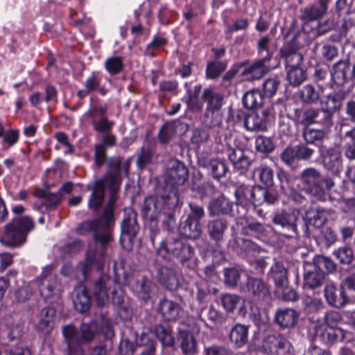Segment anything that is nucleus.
I'll return each instance as SVG.
<instances>
[{"mask_svg":"<svg viewBox=\"0 0 355 355\" xmlns=\"http://www.w3.org/2000/svg\"><path fill=\"white\" fill-rule=\"evenodd\" d=\"M224 275L225 284L230 287H234L240 279L241 272L236 268H226L224 270Z\"/></svg>","mask_w":355,"mask_h":355,"instance_id":"60","label":"nucleus"},{"mask_svg":"<svg viewBox=\"0 0 355 355\" xmlns=\"http://www.w3.org/2000/svg\"><path fill=\"white\" fill-rule=\"evenodd\" d=\"M210 138L209 132L202 128H197L193 130L191 137V142L193 144L198 146L205 144Z\"/></svg>","mask_w":355,"mask_h":355,"instance_id":"61","label":"nucleus"},{"mask_svg":"<svg viewBox=\"0 0 355 355\" xmlns=\"http://www.w3.org/2000/svg\"><path fill=\"white\" fill-rule=\"evenodd\" d=\"M280 53L285 60L286 69L298 67L302 62L303 57L297 52L293 42L285 44L280 49Z\"/></svg>","mask_w":355,"mask_h":355,"instance_id":"17","label":"nucleus"},{"mask_svg":"<svg viewBox=\"0 0 355 355\" xmlns=\"http://www.w3.org/2000/svg\"><path fill=\"white\" fill-rule=\"evenodd\" d=\"M208 168L211 171L212 177L216 179L224 177L228 170L226 164L218 159H211L209 162Z\"/></svg>","mask_w":355,"mask_h":355,"instance_id":"47","label":"nucleus"},{"mask_svg":"<svg viewBox=\"0 0 355 355\" xmlns=\"http://www.w3.org/2000/svg\"><path fill=\"white\" fill-rule=\"evenodd\" d=\"M73 304L76 309L80 312L87 311L90 307L91 302L87 289L83 286H78L74 289Z\"/></svg>","mask_w":355,"mask_h":355,"instance_id":"32","label":"nucleus"},{"mask_svg":"<svg viewBox=\"0 0 355 355\" xmlns=\"http://www.w3.org/2000/svg\"><path fill=\"white\" fill-rule=\"evenodd\" d=\"M270 62V55L260 58L245 68L242 71L241 76L245 77L248 80H259L272 69Z\"/></svg>","mask_w":355,"mask_h":355,"instance_id":"12","label":"nucleus"},{"mask_svg":"<svg viewBox=\"0 0 355 355\" xmlns=\"http://www.w3.org/2000/svg\"><path fill=\"white\" fill-rule=\"evenodd\" d=\"M288 270L285 263L282 261H275L268 272V279L273 281L278 291L282 292L284 297L287 300H297L296 293L288 288Z\"/></svg>","mask_w":355,"mask_h":355,"instance_id":"7","label":"nucleus"},{"mask_svg":"<svg viewBox=\"0 0 355 355\" xmlns=\"http://www.w3.org/2000/svg\"><path fill=\"white\" fill-rule=\"evenodd\" d=\"M181 348L185 355L196 354V342L192 335L184 334L182 336Z\"/></svg>","mask_w":355,"mask_h":355,"instance_id":"50","label":"nucleus"},{"mask_svg":"<svg viewBox=\"0 0 355 355\" xmlns=\"http://www.w3.org/2000/svg\"><path fill=\"white\" fill-rule=\"evenodd\" d=\"M298 314L292 309H279L276 312L275 320L283 327H292L297 320Z\"/></svg>","mask_w":355,"mask_h":355,"instance_id":"34","label":"nucleus"},{"mask_svg":"<svg viewBox=\"0 0 355 355\" xmlns=\"http://www.w3.org/2000/svg\"><path fill=\"white\" fill-rule=\"evenodd\" d=\"M240 297L234 294H224L221 297V303L223 308L228 312L234 311L240 301Z\"/></svg>","mask_w":355,"mask_h":355,"instance_id":"62","label":"nucleus"},{"mask_svg":"<svg viewBox=\"0 0 355 355\" xmlns=\"http://www.w3.org/2000/svg\"><path fill=\"white\" fill-rule=\"evenodd\" d=\"M252 186L242 185L236 189L235 196L240 203L250 202L252 200Z\"/></svg>","mask_w":355,"mask_h":355,"instance_id":"63","label":"nucleus"},{"mask_svg":"<svg viewBox=\"0 0 355 355\" xmlns=\"http://www.w3.org/2000/svg\"><path fill=\"white\" fill-rule=\"evenodd\" d=\"M313 264L318 268L323 274L326 272H332L336 270V264L328 257L324 256L316 257Z\"/></svg>","mask_w":355,"mask_h":355,"instance_id":"49","label":"nucleus"},{"mask_svg":"<svg viewBox=\"0 0 355 355\" xmlns=\"http://www.w3.org/2000/svg\"><path fill=\"white\" fill-rule=\"evenodd\" d=\"M180 232L186 237L197 239L202 233L200 222L187 218L181 225Z\"/></svg>","mask_w":355,"mask_h":355,"instance_id":"39","label":"nucleus"},{"mask_svg":"<svg viewBox=\"0 0 355 355\" xmlns=\"http://www.w3.org/2000/svg\"><path fill=\"white\" fill-rule=\"evenodd\" d=\"M227 155L234 168L237 170L244 171L251 164L250 159L241 148H229L227 150Z\"/></svg>","mask_w":355,"mask_h":355,"instance_id":"24","label":"nucleus"},{"mask_svg":"<svg viewBox=\"0 0 355 355\" xmlns=\"http://www.w3.org/2000/svg\"><path fill=\"white\" fill-rule=\"evenodd\" d=\"M185 241L183 239H173L168 243L162 241L159 248L157 249V254L159 256L166 257L168 254H171L178 259L180 252L183 248V245Z\"/></svg>","mask_w":355,"mask_h":355,"instance_id":"31","label":"nucleus"},{"mask_svg":"<svg viewBox=\"0 0 355 355\" xmlns=\"http://www.w3.org/2000/svg\"><path fill=\"white\" fill-rule=\"evenodd\" d=\"M327 10L320 5V6H312L306 7L303 10L302 19L306 21H313L321 17Z\"/></svg>","mask_w":355,"mask_h":355,"instance_id":"51","label":"nucleus"},{"mask_svg":"<svg viewBox=\"0 0 355 355\" xmlns=\"http://www.w3.org/2000/svg\"><path fill=\"white\" fill-rule=\"evenodd\" d=\"M102 76L100 72H92L86 79L84 85L90 92L98 91L100 94L104 95L106 89L101 86Z\"/></svg>","mask_w":355,"mask_h":355,"instance_id":"43","label":"nucleus"},{"mask_svg":"<svg viewBox=\"0 0 355 355\" xmlns=\"http://www.w3.org/2000/svg\"><path fill=\"white\" fill-rule=\"evenodd\" d=\"M335 257L343 264H349L354 259V253L349 247L340 248L334 252Z\"/></svg>","mask_w":355,"mask_h":355,"instance_id":"59","label":"nucleus"},{"mask_svg":"<svg viewBox=\"0 0 355 355\" xmlns=\"http://www.w3.org/2000/svg\"><path fill=\"white\" fill-rule=\"evenodd\" d=\"M282 160L288 166H294L299 160L296 146L286 148L281 154Z\"/></svg>","mask_w":355,"mask_h":355,"instance_id":"56","label":"nucleus"},{"mask_svg":"<svg viewBox=\"0 0 355 355\" xmlns=\"http://www.w3.org/2000/svg\"><path fill=\"white\" fill-rule=\"evenodd\" d=\"M62 332L67 340L69 349L73 350L76 346L92 340L99 332V326L98 322L92 321L89 323H83L80 327V332H78L73 326L64 327Z\"/></svg>","mask_w":355,"mask_h":355,"instance_id":"5","label":"nucleus"},{"mask_svg":"<svg viewBox=\"0 0 355 355\" xmlns=\"http://www.w3.org/2000/svg\"><path fill=\"white\" fill-rule=\"evenodd\" d=\"M159 311L165 320L175 321L179 318L180 306L176 302L164 299L159 302Z\"/></svg>","mask_w":355,"mask_h":355,"instance_id":"30","label":"nucleus"},{"mask_svg":"<svg viewBox=\"0 0 355 355\" xmlns=\"http://www.w3.org/2000/svg\"><path fill=\"white\" fill-rule=\"evenodd\" d=\"M321 337L327 343L341 341L345 338V332L338 327L325 326L321 333Z\"/></svg>","mask_w":355,"mask_h":355,"instance_id":"41","label":"nucleus"},{"mask_svg":"<svg viewBox=\"0 0 355 355\" xmlns=\"http://www.w3.org/2000/svg\"><path fill=\"white\" fill-rule=\"evenodd\" d=\"M104 196L105 191L101 189V186L97 187L95 184L89 200V207L94 210H97L103 203Z\"/></svg>","mask_w":355,"mask_h":355,"instance_id":"48","label":"nucleus"},{"mask_svg":"<svg viewBox=\"0 0 355 355\" xmlns=\"http://www.w3.org/2000/svg\"><path fill=\"white\" fill-rule=\"evenodd\" d=\"M179 203V196L176 191L171 192L167 196H162L155 198H146L142 207V214L149 220H155L158 218H168L173 220L171 210L175 208Z\"/></svg>","mask_w":355,"mask_h":355,"instance_id":"1","label":"nucleus"},{"mask_svg":"<svg viewBox=\"0 0 355 355\" xmlns=\"http://www.w3.org/2000/svg\"><path fill=\"white\" fill-rule=\"evenodd\" d=\"M300 97L304 104H315L320 100V91L313 85L307 84L300 89Z\"/></svg>","mask_w":355,"mask_h":355,"instance_id":"40","label":"nucleus"},{"mask_svg":"<svg viewBox=\"0 0 355 355\" xmlns=\"http://www.w3.org/2000/svg\"><path fill=\"white\" fill-rule=\"evenodd\" d=\"M113 225L112 213L107 208L98 220L83 223L78 228V232L80 234H85L94 230L95 241L105 246L112 240V229Z\"/></svg>","mask_w":355,"mask_h":355,"instance_id":"3","label":"nucleus"},{"mask_svg":"<svg viewBox=\"0 0 355 355\" xmlns=\"http://www.w3.org/2000/svg\"><path fill=\"white\" fill-rule=\"evenodd\" d=\"M256 149L261 153H270L274 150L275 146L270 138L259 136L256 139Z\"/></svg>","mask_w":355,"mask_h":355,"instance_id":"64","label":"nucleus"},{"mask_svg":"<svg viewBox=\"0 0 355 355\" xmlns=\"http://www.w3.org/2000/svg\"><path fill=\"white\" fill-rule=\"evenodd\" d=\"M230 338L236 347H242L248 340V327L244 324H236L231 329Z\"/></svg>","mask_w":355,"mask_h":355,"instance_id":"35","label":"nucleus"},{"mask_svg":"<svg viewBox=\"0 0 355 355\" xmlns=\"http://www.w3.org/2000/svg\"><path fill=\"white\" fill-rule=\"evenodd\" d=\"M350 69V65L347 62L340 61L336 63L331 72L334 82L338 85H343L349 77Z\"/></svg>","mask_w":355,"mask_h":355,"instance_id":"36","label":"nucleus"},{"mask_svg":"<svg viewBox=\"0 0 355 355\" xmlns=\"http://www.w3.org/2000/svg\"><path fill=\"white\" fill-rule=\"evenodd\" d=\"M286 69L287 80L291 85L298 86L305 80L306 73L300 67Z\"/></svg>","mask_w":355,"mask_h":355,"instance_id":"45","label":"nucleus"},{"mask_svg":"<svg viewBox=\"0 0 355 355\" xmlns=\"http://www.w3.org/2000/svg\"><path fill=\"white\" fill-rule=\"evenodd\" d=\"M263 347L270 355H291L292 352L291 343L279 334L268 336L263 341Z\"/></svg>","mask_w":355,"mask_h":355,"instance_id":"10","label":"nucleus"},{"mask_svg":"<svg viewBox=\"0 0 355 355\" xmlns=\"http://www.w3.org/2000/svg\"><path fill=\"white\" fill-rule=\"evenodd\" d=\"M324 279V274L313 263L305 265L304 274V286L309 288H315L322 285Z\"/></svg>","mask_w":355,"mask_h":355,"instance_id":"21","label":"nucleus"},{"mask_svg":"<svg viewBox=\"0 0 355 355\" xmlns=\"http://www.w3.org/2000/svg\"><path fill=\"white\" fill-rule=\"evenodd\" d=\"M227 155L234 168L237 170L244 171L251 164L250 159L241 148H229L227 150Z\"/></svg>","mask_w":355,"mask_h":355,"instance_id":"25","label":"nucleus"},{"mask_svg":"<svg viewBox=\"0 0 355 355\" xmlns=\"http://www.w3.org/2000/svg\"><path fill=\"white\" fill-rule=\"evenodd\" d=\"M202 99L207 103L205 110L208 112L220 111L224 103L223 95L211 88H205L203 90Z\"/></svg>","mask_w":355,"mask_h":355,"instance_id":"26","label":"nucleus"},{"mask_svg":"<svg viewBox=\"0 0 355 355\" xmlns=\"http://www.w3.org/2000/svg\"><path fill=\"white\" fill-rule=\"evenodd\" d=\"M202 87L200 85H196L193 91L188 92L189 96L187 100L188 109L193 112H198L202 110V104L198 99L199 94Z\"/></svg>","mask_w":355,"mask_h":355,"instance_id":"44","label":"nucleus"},{"mask_svg":"<svg viewBox=\"0 0 355 355\" xmlns=\"http://www.w3.org/2000/svg\"><path fill=\"white\" fill-rule=\"evenodd\" d=\"M36 196L43 199L42 204L49 209H55L62 200V196L60 193H49L45 191H38Z\"/></svg>","mask_w":355,"mask_h":355,"instance_id":"42","label":"nucleus"},{"mask_svg":"<svg viewBox=\"0 0 355 355\" xmlns=\"http://www.w3.org/2000/svg\"><path fill=\"white\" fill-rule=\"evenodd\" d=\"M121 227L122 234L121 241L122 242L123 239H125V237L129 241H131L139 230L135 212L130 211L125 215Z\"/></svg>","mask_w":355,"mask_h":355,"instance_id":"22","label":"nucleus"},{"mask_svg":"<svg viewBox=\"0 0 355 355\" xmlns=\"http://www.w3.org/2000/svg\"><path fill=\"white\" fill-rule=\"evenodd\" d=\"M175 128L173 123H166L160 128L159 139L161 143L167 144L175 135Z\"/></svg>","mask_w":355,"mask_h":355,"instance_id":"57","label":"nucleus"},{"mask_svg":"<svg viewBox=\"0 0 355 355\" xmlns=\"http://www.w3.org/2000/svg\"><path fill=\"white\" fill-rule=\"evenodd\" d=\"M107 164L110 170L101 179L97 180L95 184L105 191L107 187L110 191V201L116 200V194L121 185V159L120 158H110L107 160Z\"/></svg>","mask_w":355,"mask_h":355,"instance_id":"6","label":"nucleus"},{"mask_svg":"<svg viewBox=\"0 0 355 355\" xmlns=\"http://www.w3.org/2000/svg\"><path fill=\"white\" fill-rule=\"evenodd\" d=\"M159 283L169 290H175L179 286L178 272L175 268L162 266L157 270Z\"/></svg>","mask_w":355,"mask_h":355,"instance_id":"16","label":"nucleus"},{"mask_svg":"<svg viewBox=\"0 0 355 355\" xmlns=\"http://www.w3.org/2000/svg\"><path fill=\"white\" fill-rule=\"evenodd\" d=\"M92 124L94 130L101 135L112 131L114 122L110 121L107 117H103L100 119H93Z\"/></svg>","mask_w":355,"mask_h":355,"instance_id":"52","label":"nucleus"},{"mask_svg":"<svg viewBox=\"0 0 355 355\" xmlns=\"http://www.w3.org/2000/svg\"><path fill=\"white\" fill-rule=\"evenodd\" d=\"M227 228V221L225 218H216L209 220L207 223V232L210 238L216 242L223 239L225 232Z\"/></svg>","mask_w":355,"mask_h":355,"instance_id":"29","label":"nucleus"},{"mask_svg":"<svg viewBox=\"0 0 355 355\" xmlns=\"http://www.w3.org/2000/svg\"><path fill=\"white\" fill-rule=\"evenodd\" d=\"M105 68L112 74H117L123 69V59L121 56H112L108 58L105 62Z\"/></svg>","mask_w":355,"mask_h":355,"instance_id":"46","label":"nucleus"},{"mask_svg":"<svg viewBox=\"0 0 355 355\" xmlns=\"http://www.w3.org/2000/svg\"><path fill=\"white\" fill-rule=\"evenodd\" d=\"M263 96L259 90L252 89L243 95V104L247 109H257L263 105Z\"/></svg>","mask_w":355,"mask_h":355,"instance_id":"37","label":"nucleus"},{"mask_svg":"<svg viewBox=\"0 0 355 355\" xmlns=\"http://www.w3.org/2000/svg\"><path fill=\"white\" fill-rule=\"evenodd\" d=\"M320 110L309 108L296 113L295 121L297 123L304 125H308L312 123H320L326 127H329V124L325 121L324 117L322 116Z\"/></svg>","mask_w":355,"mask_h":355,"instance_id":"15","label":"nucleus"},{"mask_svg":"<svg viewBox=\"0 0 355 355\" xmlns=\"http://www.w3.org/2000/svg\"><path fill=\"white\" fill-rule=\"evenodd\" d=\"M132 292L144 300L150 298L152 282L145 276H138L130 284Z\"/></svg>","mask_w":355,"mask_h":355,"instance_id":"20","label":"nucleus"},{"mask_svg":"<svg viewBox=\"0 0 355 355\" xmlns=\"http://www.w3.org/2000/svg\"><path fill=\"white\" fill-rule=\"evenodd\" d=\"M227 67L225 62H209L206 68V75L208 78L215 79L218 78Z\"/></svg>","mask_w":355,"mask_h":355,"instance_id":"53","label":"nucleus"},{"mask_svg":"<svg viewBox=\"0 0 355 355\" xmlns=\"http://www.w3.org/2000/svg\"><path fill=\"white\" fill-rule=\"evenodd\" d=\"M324 167L332 174L339 175L343 171V159L339 147L327 149L323 154Z\"/></svg>","mask_w":355,"mask_h":355,"instance_id":"14","label":"nucleus"},{"mask_svg":"<svg viewBox=\"0 0 355 355\" xmlns=\"http://www.w3.org/2000/svg\"><path fill=\"white\" fill-rule=\"evenodd\" d=\"M257 173L260 180L267 187L273 185V171L272 168L266 166L261 165L255 171Z\"/></svg>","mask_w":355,"mask_h":355,"instance_id":"54","label":"nucleus"},{"mask_svg":"<svg viewBox=\"0 0 355 355\" xmlns=\"http://www.w3.org/2000/svg\"><path fill=\"white\" fill-rule=\"evenodd\" d=\"M155 334L157 338L166 346L173 345L174 340L171 335L170 329L164 327L163 325H157L155 329Z\"/></svg>","mask_w":355,"mask_h":355,"instance_id":"55","label":"nucleus"},{"mask_svg":"<svg viewBox=\"0 0 355 355\" xmlns=\"http://www.w3.org/2000/svg\"><path fill=\"white\" fill-rule=\"evenodd\" d=\"M304 189L315 200L325 201L329 197V190L334 187L330 178L320 179V173L313 167L304 169L300 175Z\"/></svg>","mask_w":355,"mask_h":355,"instance_id":"2","label":"nucleus"},{"mask_svg":"<svg viewBox=\"0 0 355 355\" xmlns=\"http://www.w3.org/2000/svg\"><path fill=\"white\" fill-rule=\"evenodd\" d=\"M299 211L295 209L282 210L275 214L272 222L275 225L291 230L295 235L300 234L298 225H300L304 234L308 236V225L304 221H299Z\"/></svg>","mask_w":355,"mask_h":355,"instance_id":"8","label":"nucleus"},{"mask_svg":"<svg viewBox=\"0 0 355 355\" xmlns=\"http://www.w3.org/2000/svg\"><path fill=\"white\" fill-rule=\"evenodd\" d=\"M227 155L234 168L237 170L244 171L251 164L250 159L241 148H229L227 150Z\"/></svg>","mask_w":355,"mask_h":355,"instance_id":"23","label":"nucleus"},{"mask_svg":"<svg viewBox=\"0 0 355 355\" xmlns=\"http://www.w3.org/2000/svg\"><path fill=\"white\" fill-rule=\"evenodd\" d=\"M268 111L263 110L261 115L257 113H251L248 115L244 121L245 127L250 131L264 130L267 128L266 116Z\"/></svg>","mask_w":355,"mask_h":355,"instance_id":"27","label":"nucleus"},{"mask_svg":"<svg viewBox=\"0 0 355 355\" xmlns=\"http://www.w3.org/2000/svg\"><path fill=\"white\" fill-rule=\"evenodd\" d=\"M112 283L111 279L103 275L94 286L93 297L98 306H104L108 301L107 286Z\"/></svg>","mask_w":355,"mask_h":355,"instance_id":"19","label":"nucleus"},{"mask_svg":"<svg viewBox=\"0 0 355 355\" xmlns=\"http://www.w3.org/2000/svg\"><path fill=\"white\" fill-rule=\"evenodd\" d=\"M324 295L328 303L334 306H341L344 303V291L343 288H337L336 286L329 283L326 285Z\"/></svg>","mask_w":355,"mask_h":355,"instance_id":"33","label":"nucleus"},{"mask_svg":"<svg viewBox=\"0 0 355 355\" xmlns=\"http://www.w3.org/2000/svg\"><path fill=\"white\" fill-rule=\"evenodd\" d=\"M232 209V202L223 196L211 200L208 206L211 216L227 214L231 212Z\"/></svg>","mask_w":355,"mask_h":355,"instance_id":"28","label":"nucleus"},{"mask_svg":"<svg viewBox=\"0 0 355 355\" xmlns=\"http://www.w3.org/2000/svg\"><path fill=\"white\" fill-rule=\"evenodd\" d=\"M34 227L33 220L31 217L17 216L6 226L4 240L9 245H21L26 242L27 235Z\"/></svg>","mask_w":355,"mask_h":355,"instance_id":"4","label":"nucleus"},{"mask_svg":"<svg viewBox=\"0 0 355 355\" xmlns=\"http://www.w3.org/2000/svg\"><path fill=\"white\" fill-rule=\"evenodd\" d=\"M247 290L252 294L255 300L268 301L270 298L268 287L260 279L248 278Z\"/></svg>","mask_w":355,"mask_h":355,"instance_id":"18","label":"nucleus"},{"mask_svg":"<svg viewBox=\"0 0 355 355\" xmlns=\"http://www.w3.org/2000/svg\"><path fill=\"white\" fill-rule=\"evenodd\" d=\"M222 122V114L220 111L205 110L204 116V123L209 128H214L220 125Z\"/></svg>","mask_w":355,"mask_h":355,"instance_id":"58","label":"nucleus"},{"mask_svg":"<svg viewBox=\"0 0 355 355\" xmlns=\"http://www.w3.org/2000/svg\"><path fill=\"white\" fill-rule=\"evenodd\" d=\"M51 268H45L42 273V279L39 284L41 295L48 300L51 297L58 298L62 291V286L57 277L51 275Z\"/></svg>","mask_w":355,"mask_h":355,"instance_id":"9","label":"nucleus"},{"mask_svg":"<svg viewBox=\"0 0 355 355\" xmlns=\"http://www.w3.org/2000/svg\"><path fill=\"white\" fill-rule=\"evenodd\" d=\"M189 171L185 164L178 159H171L168 163L166 178L172 186L182 185L188 179Z\"/></svg>","mask_w":355,"mask_h":355,"instance_id":"11","label":"nucleus"},{"mask_svg":"<svg viewBox=\"0 0 355 355\" xmlns=\"http://www.w3.org/2000/svg\"><path fill=\"white\" fill-rule=\"evenodd\" d=\"M55 310L53 307H46L42 309L40 315L38 328L40 330L49 333L53 328V319Z\"/></svg>","mask_w":355,"mask_h":355,"instance_id":"38","label":"nucleus"},{"mask_svg":"<svg viewBox=\"0 0 355 355\" xmlns=\"http://www.w3.org/2000/svg\"><path fill=\"white\" fill-rule=\"evenodd\" d=\"M343 100V94L338 92H334L322 98L320 111L329 125L331 124L332 114L340 107Z\"/></svg>","mask_w":355,"mask_h":355,"instance_id":"13","label":"nucleus"}]
</instances>
